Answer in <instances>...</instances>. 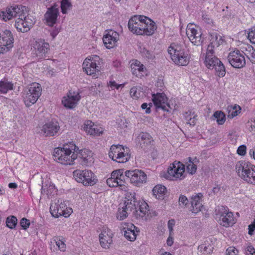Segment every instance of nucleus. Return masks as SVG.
<instances>
[{
  "instance_id": "nucleus-6",
  "label": "nucleus",
  "mask_w": 255,
  "mask_h": 255,
  "mask_svg": "<svg viewBox=\"0 0 255 255\" xmlns=\"http://www.w3.org/2000/svg\"><path fill=\"white\" fill-rule=\"evenodd\" d=\"M73 176L78 182L87 186H93L98 181L94 174L88 170H76L73 172Z\"/></svg>"
},
{
  "instance_id": "nucleus-34",
  "label": "nucleus",
  "mask_w": 255,
  "mask_h": 255,
  "mask_svg": "<svg viewBox=\"0 0 255 255\" xmlns=\"http://www.w3.org/2000/svg\"><path fill=\"white\" fill-rule=\"evenodd\" d=\"M13 84L11 82L6 79H3L0 81V93L6 94L9 90L13 89Z\"/></svg>"
},
{
  "instance_id": "nucleus-41",
  "label": "nucleus",
  "mask_w": 255,
  "mask_h": 255,
  "mask_svg": "<svg viewBox=\"0 0 255 255\" xmlns=\"http://www.w3.org/2000/svg\"><path fill=\"white\" fill-rule=\"evenodd\" d=\"M136 231L135 230H128V231H125L124 236L125 238L130 241H133L135 240L136 237Z\"/></svg>"
},
{
  "instance_id": "nucleus-43",
  "label": "nucleus",
  "mask_w": 255,
  "mask_h": 255,
  "mask_svg": "<svg viewBox=\"0 0 255 255\" xmlns=\"http://www.w3.org/2000/svg\"><path fill=\"white\" fill-rule=\"evenodd\" d=\"M140 88L133 87L130 90V95L131 97L134 99H138L140 96Z\"/></svg>"
},
{
  "instance_id": "nucleus-39",
  "label": "nucleus",
  "mask_w": 255,
  "mask_h": 255,
  "mask_svg": "<svg viewBox=\"0 0 255 255\" xmlns=\"http://www.w3.org/2000/svg\"><path fill=\"white\" fill-rule=\"evenodd\" d=\"M241 110V107L239 106H234L233 107H231V108L229 110L228 115V118H233L234 117L237 116L238 114L240 113Z\"/></svg>"
},
{
  "instance_id": "nucleus-60",
  "label": "nucleus",
  "mask_w": 255,
  "mask_h": 255,
  "mask_svg": "<svg viewBox=\"0 0 255 255\" xmlns=\"http://www.w3.org/2000/svg\"><path fill=\"white\" fill-rule=\"evenodd\" d=\"M109 85L110 87H115L117 89H118L121 86H124V85L123 84L118 85L115 81H110Z\"/></svg>"
},
{
  "instance_id": "nucleus-4",
  "label": "nucleus",
  "mask_w": 255,
  "mask_h": 255,
  "mask_svg": "<svg viewBox=\"0 0 255 255\" xmlns=\"http://www.w3.org/2000/svg\"><path fill=\"white\" fill-rule=\"evenodd\" d=\"M168 52L170 55L172 61L176 65L186 66L189 63V50L184 43H171L168 48Z\"/></svg>"
},
{
  "instance_id": "nucleus-26",
  "label": "nucleus",
  "mask_w": 255,
  "mask_h": 255,
  "mask_svg": "<svg viewBox=\"0 0 255 255\" xmlns=\"http://www.w3.org/2000/svg\"><path fill=\"white\" fill-rule=\"evenodd\" d=\"M203 194L201 193L193 195L191 197V211L194 214H197L201 211L203 207L202 198Z\"/></svg>"
},
{
  "instance_id": "nucleus-31",
  "label": "nucleus",
  "mask_w": 255,
  "mask_h": 255,
  "mask_svg": "<svg viewBox=\"0 0 255 255\" xmlns=\"http://www.w3.org/2000/svg\"><path fill=\"white\" fill-rule=\"evenodd\" d=\"M131 69L133 75L140 77L143 76L141 73L144 72L145 68L139 61L136 60L134 63L131 64Z\"/></svg>"
},
{
  "instance_id": "nucleus-56",
  "label": "nucleus",
  "mask_w": 255,
  "mask_h": 255,
  "mask_svg": "<svg viewBox=\"0 0 255 255\" xmlns=\"http://www.w3.org/2000/svg\"><path fill=\"white\" fill-rule=\"evenodd\" d=\"M202 19L205 22L208 24L212 23L213 20L211 16L206 13L202 14Z\"/></svg>"
},
{
  "instance_id": "nucleus-54",
  "label": "nucleus",
  "mask_w": 255,
  "mask_h": 255,
  "mask_svg": "<svg viewBox=\"0 0 255 255\" xmlns=\"http://www.w3.org/2000/svg\"><path fill=\"white\" fill-rule=\"evenodd\" d=\"M247 147L245 145L239 146L237 149V153L241 156H244L246 153Z\"/></svg>"
},
{
  "instance_id": "nucleus-29",
  "label": "nucleus",
  "mask_w": 255,
  "mask_h": 255,
  "mask_svg": "<svg viewBox=\"0 0 255 255\" xmlns=\"http://www.w3.org/2000/svg\"><path fill=\"white\" fill-rule=\"evenodd\" d=\"M209 39L210 40L209 44L217 47L223 44L224 41L222 36L218 34L216 32H211Z\"/></svg>"
},
{
  "instance_id": "nucleus-63",
  "label": "nucleus",
  "mask_w": 255,
  "mask_h": 255,
  "mask_svg": "<svg viewBox=\"0 0 255 255\" xmlns=\"http://www.w3.org/2000/svg\"><path fill=\"white\" fill-rule=\"evenodd\" d=\"M237 251L235 249L230 248L227 250L226 255H237L236 252Z\"/></svg>"
},
{
  "instance_id": "nucleus-17",
  "label": "nucleus",
  "mask_w": 255,
  "mask_h": 255,
  "mask_svg": "<svg viewBox=\"0 0 255 255\" xmlns=\"http://www.w3.org/2000/svg\"><path fill=\"white\" fill-rule=\"evenodd\" d=\"M152 100L157 109H161L164 111L169 112L172 109L169 104L167 102L168 99L163 93L152 94Z\"/></svg>"
},
{
  "instance_id": "nucleus-19",
  "label": "nucleus",
  "mask_w": 255,
  "mask_h": 255,
  "mask_svg": "<svg viewBox=\"0 0 255 255\" xmlns=\"http://www.w3.org/2000/svg\"><path fill=\"white\" fill-rule=\"evenodd\" d=\"M59 130L58 123L52 121L44 124L39 132L44 136H52L56 135Z\"/></svg>"
},
{
  "instance_id": "nucleus-27",
  "label": "nucleus",
  "mask_w": 255,
  "mask_h": 255,
  "mask_svg": "<svg viewBox=\"0 0 255 255\" xmlns=\"http://www.w3.org/2000/svg\"><path fill=\"white\" fill-rule=\"evenodd\" d=\"M137 140L141 147L145 150L153 141L151 136L147 132H141L137 136Z\"/></svg>"
},
{
  "instance_id": "nucleus-58",
  "label": "nucleus",
  "mask_w": 255,
  "mask_h": 255,
  "mask_svg": "<svg viewBox=\"0 0 255 255\" xmlns=\"http://www.w3.org/2000/svg\"><path fill=\"white\" fill-rule=\"evenodd\" d=\"M125 177H126V176L125 175V173L124 174V173H123V174H122L121 176H120L118 178V180H117L118 181V186H124Z\"/></svg>"
},
{
  "instance_id": "nucleus-45",
  "label": "nucleus",
  "mask_w": 255,
  "mask_h": 255,
  "mask_svg": "<svg viewBox=\"0 0 255 255\" xmlns=\"http://www.w3.org/2000/svg\"><path fill=\"white\" fill-rule=\"evenodd\" d=\"M72 6V4L69 1H61V12L63 14H66L67 12V10L70 9Z\"/></svg>"
},
{
  "instance_id": "nucleus-44",
  "label": "nucleus",
  "mask_w": 255,
  "mask_h": 255,
  "mask_svg": "<svg viewBox=\"0 0 255 255\" xmlns=\"http://www.w3.org/2000/svg\"><path fill=\"white\" fill-rule=\"evenodd\" d=\"M128 230H135L136 231V233H138L139 232V229H138V228L136 227H135L133 224L125 223L124 224V226L122 229V231L123 233H125V231Z\"/></svg>"
},
{
  "instance_id": "nucleus-40",
  "label": "nucleus",
  "mask_w": 255,
  "mask_h": 255,
  "mask_svg": "<svg viewBox=\"0 0 255 255\" xmlns=\"http://www.w3.org/2000/svg\"><path fill=\"white\" fill-rule=\"evenodd\" d=\"M189 162L187 165L186 169L187 172L191 174H194L197 170L196 165L192 161L191 158L189 157Z\"/></svg>"
},
{
  "instance_id": "nucleus-16",
  "label": "nucleus",
  "mask_w": 255,
  "mask_h": 255,
  "mask_svg": "<svg viewBox=\"0 0 255 255\" xmlns=\"http://www.w3.org/2000/svg\"><path fill=\"white\" fill-rule=\"evenodd\" d=\"M253 165L248 161L241 160L237 162L236 165V170L238 175L246 182H253L251 178L247 175L252 169Z\"/></svg>"
},
{
  "instance_id": "nucleus-12",
  "label": "nucleus",
  "mask_w": 255,
  "mask_h": 255,
  "mask_svg": "<svg viewBox=\"0 0 255 255\" xmlns=\"http://www.w3.org/2000/svg\"><path fill=\"white\" fill-rule=\"evenodd\" d=\"M50 210L52 216L55 218L61 216L68 217L72 212V208H67L66 201L62 200H58L57 203L51 204Z\"/></svg>"
},
{
  "instance_id": "nucleus-18",
  "label": "nucleus",
  "mask_w": 255,
  "mask_h": 255,
  "mask_svg": "<svg viewBox=\"0 0 255 255\" xmlns=\"http://www.w3.org/2000/svg\"><path fill=\"white\" fill-rule=\"evenodd\" d=\"M13 37L11 31L5 30L2 34H0V50L1 53L9 50L13 46Z\"/></svg>"
},
{
  "instance_id": "nucleus-35",
  "label": "nucleus",
  "mask_w": 255,
  "mask_h": 255,
  "mask_svg": "<svg viewBox=\"0 0 255 255\" xmlns=\"http://www.w3.org/2000/svg\"><path fill=\"white\" fill-rule=\"evenodd\" d=\"M197 116L191 110H189L184 114V117L190 126H194L196 124Z\"/></svg>"
},
{
  "instance_id": "nucleus-50",
  "label": "nucleus",
  "mask_w": 255,
  "mask_h": 255,
  "mask_svg": "<svg viewBox=\"0 0 255 255\" xmlns=\"http://www.w3.org/2000/svg\"><path fill=\"white\" fill-rule=\"evenodd\" d=\"M247 175H249V177L251 178L252 180H253V182H247L251 184H255V166L253 165L252 169L250 170V172H249Z\"/></svg>"
},
{
  "instance_id": "nucleus-22",
  "label": "nucleus",
  "mask_w": 255,
  "mask_h": 255,
  "mask_svg": "<svg viewBox=\"0 0 255 255\" xmlns=\"http://www.w3.org/2000/svg\"><path fill=\"white\" fill-rule=\"evenodd\" d=\"M80 98L79 93L69 91L67 97H63L62 103L66 108L73 109L76 106Z\"/></svg>"
},
{
  "instance_id": "nucleus-14",
  "label": "nucleus",
  "mask_w": 255,
  "mask_h": 255,
  "mask_svg": "<svg viewBox=\"0 0 255 255\" xmlns=\"http://www.w3.org/2000/svg\"><path fill=\"white\" fill-rule=\"evenodd\" d=\"M228 60L229 63L235 68H241L246 65L244 53L237 49L229 53Z\"/></svg>"
},
{
  "instance_id": "nucleus-61",
  "label": "nucleus",
  "mask_w": 255,
  "mask_h": 255,
  "mask_svg": "<svg viewBox=\"0 0 255 255\" xmlns=\"http://www.w3.org/2000/svg\"><path fill=\"white\" fill-rule=\"evenodd\" d=\"M141 107L142 109L145 110V113L146 114H149L151 112L150 108V107H148V104L146 103H143Z\"/></svg>"
},
{
  "instance_id": "nucleus-7",
  "label": "nucleus",
  "mask_w": 255,
  "mask_h": 255,
  "mask_svg": "<svg viewBox=\"0 0 255 255\" xmlns=\"http://www.w3.org/2000/svg\"><path fill=\"white\" fill-rule=\"evenodd\" d=\"M185 176L184 164L177 161L170 164L166 175V178L171 180H182Z\"/></svg>"
},
{
  "instance_id": "nucleus-30",
  "label": "nucleus",
  "mask_w": 255,
  "mask_h": 255,
  "mask_svg": "<svg viewBox=\"0 0 255 255\" xmlns=\"http://www.w3.org/2000/svg\"><path fill=\"white\" fill-rule=\"evenodd\" d=\"M216 48H217V47H215L214 46L208 44L205 56V65L208 64L211 66L210 62L213 61L214 60V59L218 58L215 55V49Z\"/></svg>"
},
{
  "instance_id": "nucleus-57",
  "label": "nucleus",
  "mask_w": 255,
  "mask_h": 255,
  "mask_svg": "<svg viewBox=\"0 0 255 255\" xmlns=\"http://www.w3.org/2000/svg\"><path fill=\"white\" fill-rule=\"evenodd\" d=\"M247 255H255V249L252 246H248L246 249Z\"/></svg>"
},
{
  "instance_id": "nucleus-5",
  "label": "nucleus",
  "mask_w": 255,
  "mask_h": 255,
  "mask_svg": "<svg viewBox=\"0 0 255 255\" xmlns=\"http://www.w3.org/2000/svg\"><path fill=\"white\" fill-rule=\"evenodd\" d=\"M138 205V201L136 198L135 193H128L124 203L119 204L117 218L120 220H123L130 214L133 216H137Z\"/></svg>"
},
{
  "instance_id": "nucleus-47",
  "label": "nucleus",
  "mask_w": 255,
  "mask_h": 255,
  "mask_svg": "<svg viewBox=\"0 0 255 255\" xmlns=\"http://www.w3.org/2000/svg\"><path fill=\"white\" fill-rule=\"evenodd\" d=\"M94 126V123H93L91 121H87L84 123L83 128L86 132H87L88 134H90L91 131Z\"/></svg>"
},
{
  "instance_id": "nucleus-3",
  "label": "nucleus",
  "mask_w": 255,
  "mask_h": 255,
  "mask_svg": "<svg viewBox=\"0 0 255 255\" xmlns=\"http://www.w3.org/2000/svg\"><path fill=\"white\" fill-rule=\"evenodd\" d=\"M78 147L73 142L65 144L62 147L55 148L53 153L54 160L63 165H72L77 156Z\"/></svg>"
},
{
  "instance_id": "nucleus-64",
  "label": "nucleus",
  "mask_w": 255,
  "mask_h": 255,
  "mask_svg": "<svg viewBox=\"0 0 255 255\" xmlns=\"http://www.w3.org/2000/svg\"><path fill=\"white\" fill-rule=\"evenodd\" d=\"M174 220H169L168 222V227L170 231H171L173 230V227L174 225Z\"/></svg>"
},
{
  "instance_id": "nucleus-59",
  "label": "nucleus",
  "mask_w": 255,
  "mask_h": 255,
  "mask_svg": "<svg viewBox=\"0 0 255 255\" xmlns=\"http://www.w3.org/2000/svg\"><path fill=\"white\" fill-rule=\"evenodd\" d=\"M249 234L250 235L255 233V223L254 222L249 226Z\"/></svg>"
},
{
  "instance_id": "nucleus-48",
  "label": "nucleus",
  "mask_w": 255,
  "mask_h": 255,
  "mask_svg": "<svg viewBox=\"0 0 255 255\" xmlns=\"http://www.w3.org/2000/svg\"><path fill=\"white\" fill-rule=\"evenodd\" d=\"M103 132V130L102 128L94 125L90 134L98 136L102 134Z\"/></svg>"
},
{
  "instance_id": "nucleus-55",
  "label": "nucleus",
  "mask_w": 255,
  "mask_h": 255,
  "mask_svg": "<svg viewBox=\"0 0 255 255\" xmlns=\"http://www.w3.org/2000/svg\"><path fill=\"white\" fill-rule=\"evenodd\" d=\"M178 201L179 205L181 206L182 204L183 206H185L188 204V200L185 196L181 195Z\"/></svg>"
},
{
  "instance_id": "nucleus-52",
  "label": "nucleus",
  "mask_w": 255,
  "mask_h": 255,
  "mask_svg": "<svg viewBox=\"0 0 255 255\" xmlns=\"http://www.w3.org/2000/svg\"><path fill=\"white\" fill-rule=\"evenodd\" d=\"M248 37L251 42L255 43V27L251 29L248 33Z\"/></svg>"
},
{
  "instance_id": "nucleus-13",
  "label": "nucleus",
  "mask_w": 255,
  "mask_h": 255,
  "mask_svg": "<svg viewBox=\"0 0 255 255\" xmlns=\"http://www.w3.org/2000/svg\"><path fill=\"white\" fill-rule=\"evenodd\" d=\"M125 175L127 179H129L130 182L136 186L145 183L147 179L146 174L139 169L126 170Z\"/></svg>"
},
{
  "instance_id": "nucleus-24",
  "label": "nucleus",
  "mask_w": 255,
  "mask_h": 255,
  "mask_svg": "<svg viewBox=\"0 0 255 255\" xmlns=\"http://www.w3.org/2000/svg\"><path fill=\"white\" fill-rule=\"evenodd\" d=\"M223 207L224 211L221 215L220 224L224 227H228L235 223L233 214L232 212L228 211V209Z\"/></svg>"
},
{
  "instance_id": "nucleus-51",
  "label": "nucleus",
  "mask_w": 255,
  "mask_h": 255,
  "mask_svg": "<svg viewBox=\"0 0 255 255\" xmlns=\"http://www.w3.org/2000/svg\"><path fill=\"white\" fill-rule=\"evenodd\" d=\"M30 224V221L25 218H22L20 221V225L24 230H26L29 228Z\"/></svg>"
},
{
  "instance_id": "nucleus-15",
  "label": "nucleus",
  "mask_w": 255,
  "mask_h": 255,
  "mask_svg": "<svg viewBox=\"0 0 255 255\" xmlns=\"http://www.w3.org/2000/svg\"><path fill=\"white\" fill-rule=\"evenodd\" d=\"M186 34L190 41L195 45H201L203 41L201 30L196 26L188 25L186 28Z\"/></svg>"
},
{
  "instance_id": "nucleus-1",
  "label": "nucleus",
  "mask_w": 255,
  "mask_h": 255,
  "mask_svg": "<svg viewBox=\"0 0 255 255\" xmlns=\"http://www.w3.org/2000/svg\"><path fill=\"white\" fill-rule=\"evenodd\" d=\"M0 17L4 21H7L13 17L15 20V27L18 31L26 32L28 31L33 24V21L28 16L27 8L21 5L11 6L7 8L5 11L0 13Z\"/></svg>"
},
{
  "instance_id": "nucleus-38",
  "label": "nucleus",
  "mask_w": 255,
  "mask_h": 255,
  "mask_svg": "<svg viewBox=\"0 0 255 255\" xmlns=\"http://www.w3.org/2000/svg\"><path fill=\"white\" fill-rule=\"evenodd\" d=\"M17 219L14 216H10L6 219V226L10 229H14L17 225Z\"/></svg>"
},
{
  "instance_id": "nucleus-42",
  "label": "nucleus",
  "mask_w": 255,
  "mask_h": 255,
  "mask_svg": "<svg viewBox=\"0 0 255 255\" xmlns=\"http://www.w3.org/2000/svg\"><path fill=\"white\" fill-rule=\"evenodd\" d=\"M140 52L142 57L148 59H152L154 57L153 52L146 49L144 47H140Z\"/></svg>"
},
{
  "instance_id": "nucleus-9",
  "label": "nucleus",
  "mask_w": 255,
  "mask_h": 255,
  "mask_svg": "<svg viewBox=\"0 0 255 255\" xmlns=\"http://www.w3.org/2000/svg\"><path fill=\"white\" fill-rule=\"evenodd\" d=\"M100 58L96 55L87 58L83 63L84 71L87 75L95 76L96 72L99 71L98 65H100Z\"/></svg>"
},
{
  "instance_id": "nucleus-32",
  "label": "nucleus",
  "mask_w": 255,
  "mask_h": 255,
  "mask_svg": "<svg viewBox=\"0 0 255 255\" xmlns=\"http://www.w3.org/2000/svg\"><path fill=\"white\" fill-rule=\"evenodd\" d=\"M137 210V215L134 217L137 219L143 218L145 215L146 213L149 211V206L144 201H142L140 203L138 202Z\"/></svg>"
},
{
  "instance_id": "nucleus-8",
  "label": "nucleus",
  "mask_w": 255,
  "mask_h": 255,
  "mask_svg": "<svg viewBox=\"0 0 255 255\" xmlns=\"http://www.w3.org/2000/svg\"><path fill=\"white\" fill-rule=\"evenodd\" d=\"M125 149L120 144H113L111 146L109 152V156L113 160L119 163H124L128 161L130 158V155L128 153H124Z\"/></svg>"
},
{
  "instance_id": "nucleus-49",
  "label": "nucleus",
  "mask_w": 255,
  "mask_h": 255,
  "mask_svg": "<svg viewBox=\"0 0 255 255\" xmlns=\"http://www.w3.org/2000/svg\"><path fill=\"white\" fill-rule=\"evenodd\" d=\"M107 184L110 187L118 186V181L114 178L111 177L107 179Z\"/></svg>"
},
{
  "instance_id": "nucleus-36",
  "label": "nucleus",
  "mask_w": 255,
  "mask_h": 255,
  "mask_svg": "<svg viewBox=\"0 0 255 255\" xmlns=\"http://www.w3.org/2000/svg\"><path fill=\"white\" fill-rule=\"evenodd\" d=\"M213 116L217 120V122L219 125H223L226 121L225 115L222 111H218L215 112Z\"/></svg>"
},
{
  "instance_id": "nucleus-21",
  "label": "nucleus",
  "mask_w": 255,
  "mask_h": 255,
  "mask_svg": "<svg viewBox=\"0 0 255 255\" xmlns=\"http://www.w3.org/2000/svg\"><path fill=\"white\" fill-rule=\"evenodd\" d=\"M92 152L88 149H81L77 150L76 152V155L79 162L83 166H89L93 163V158L92 157Z\"/></svg>"
},
{
  "instance_id": "nucleus-25",
  "label": "nucleus",
  "mask_w": 255,
  "mask_h": 255,
  "mask_svg": "<svg viewBox=\"0 0 255 255\" xmlns=\"http://www.w3.org/2000/svg\"><path fill=\"white\" fill-rule=\"evenodd\" d=\"M210 65L206 64V66L209 69H215L216 72V74L220 77H223L226 74V69L224 64L218 59L215 58L213 61L210 62Z\"/></svg>"
},
{
  "instance_id": "nucleus-11",
  "label": "nucleus",
  "mask_w": 255,
  "mask_h": 255,
  "mask_svg": "<svg viewBox=\"0 0 255 255\" xmlns=\"http://www.w3.org/2000/svg\"><path fill=\"white\" fill-rule=\"evenodd\" d=\"M50 51V45L44 39L36 40L33 44V54L37 60L46 58Z\"/></svg>"
},
{
  "instance_id": "nucleus-37",
  "label": "nucleus",
  "mask_w": 255,
  "mask_h": 255,
  "mask_svg": "<svg viewBox=\"0 0 255 255\" xmlns=\"http://www.w3.org/2000/svg\"><path fill=\"white\" fill-rule=\"evenodd\" d=\"M60 237H55L53 238L51 243L56 245L59 250L61 251H64L66 248V245L64 242L61 240Z\"/></svg>"
},
{
  "instance_id": "nucleus-62",
  "label": "nucleus",
  "mask_w": 255,
  "mask_h": 255,
  "mask_svg": "<svg viewBox=\"0 0 255 255\" xmlns=\"http://www.w3.org/2000/svg\"><path fill=\"white\" fill-rule=\"evenodd\" d=\"M59 32L60 29L58 27H55L52 30L51 35L53 38H54Z\"/></svg>"
},
{
  "instance_id": "nucleus-10",
  "label": "nucleus",
  "mask_w": 255,
  "mask_h": 255,
  "mask_svg": "<svg viewBox=\"0 0 255 255\" xmlns=\"http://www.w3.org/2000/svg\"><path fill=\"white\" fill-rule=\"evenodd\" d=\"M41 94V87L39 84L33 83L24 97V102L27 107H30L37 101Z\"/></svg>"
},
{
  "instance_id": "nucleus-23",
  "label": "nucleus",
  "mask_w": 255,
  "mask_h": 255,
  "mask_svg": "<svg viewBox=\"0 0 255 255\" xmlns=\"http://www.w3.org/2000/svg\"><path fill=\"white\" fill-rule=\"evenodd\" d=\"M58 14L59 9L57 4H54L50 7L48 8L44 14V18L49 26H52L56 23Z\"/></svg>"
},
{
  "instance_id": "nucleus-20",
  "label": "nucleus",
  "mask_w": 255,
  "mask_h": 255,
  "mask_svg": "<svg viewBox=\"0 0 255 255\" xmlns=\"http://www.w3.org/2000/svg\"><path fill=\"white\" fill-rule=\"evenodd\" d=\"M119 39V33L113 30H107L103 37V41L106 48L110 49L114 47Z\"/></svg>"
},
{
  "instance_id": "nucleus-53",
  "label": "nucleus",
  "mask_w": 255,
  "mask_h": 255,
  "mask_svg": "<svg viewBox=\"0 0 255 255\" xmlns=\"http://www.w3.org/2000/svg\"><path fill=\"white\" fill-rule=\"evenodd\" d=\"M123 169H119L118 170L114 171L111 173V177L116 180H118V178L120 176H121L122 174H123Z\"/></svg>"
},
{
  "instance_id": "nucleus-33",
  "label": "nucleus",
  "mask_w": 255,
  "mask_h": 255,
  "mask_svg": "<svg viewBox=\"0 0 255 255\" xmlns=\"http://www.w3.org/2000/svg\"><path fill=\"white\" fill-rule=\"evenodd\" d=\"M166 191V188L161 185L155 186L152 189L153 194L157 199L163 198Z\"/></svg>"
},
{
  "instance_id": "nucleus-46",
  "label": "nucleus",
  "mask_w": 255,
  "mask_h": 255,
  "mask_svg": "<svg viewBox=\"0 0 255 255\" xmlns=\"http://www.w3.org/2000/svg\"><path fill=\"white\" fill-rule=\"evenodd\" d=\"M47 185L44 186L42 185L41 187V193L46 195L51 194L52 193V191L55 189V186L53 184H50L47 188H46Z\"/></svg>"
},
{
  "instance_id": "nucleus-2",
  "label": "nucleus",
  "mask_w": 255,
  "mask_h": 255,
  "mask_svg": "<svg viewBox=\"0 0 255 255\" xmlns=\"http://www.w3.org/2000/svg\"><path fill=\"white\" fill-rule=\"evenodd\" d=\"M128 27L132 33L137 35H152L157 27L154 21L146 16H134L128 21Z\"/></svg>"
},
{
  "instance_id": "nucleus-28",
  "label": "nucleus",
  "mask_w": 255,
  "mask_h": 255,
  "mask_svg": "<svg viewBox=\"0 0 255 255\" xmlns=\"http://www.w3.org/2000/svg\"><path fill=\"white\" fill-rule=\"evenodd\" d=\"M112 234L110 232L109 234L106 231H103L99 235V240L101 246L105 249L109 248L110 245L112 243Z\"/></svg>"
}]
</instances>
